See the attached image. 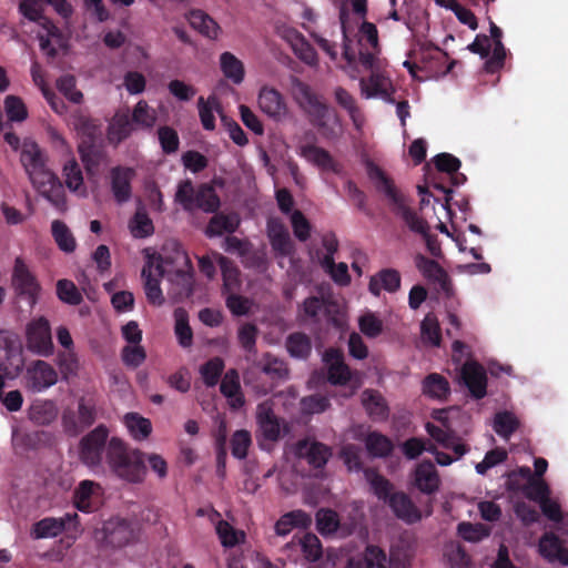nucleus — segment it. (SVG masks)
<instances>
[{
	"mask_svg": "<svg viewBox=\"0 0 568 568\" xmlns=\"http://www.w3.org/2000/svg\"><path fill=\"white\" fill-rule=\"evenodd\" d=\"M365 168L368 179L374 183L375 189L383 193L393 206V212L400 216L410 231L420 235H427L429 225L427 221L419 217L407 204L404 194H402L394 184V181L372 160L365 161Z\"/></svg>",
	"mask_w": 568,
	"mask_h": 568,
	"instance_id": "f257e3e1",
	"label": "nucleus"
},
{
	"mask_svg": "<svg viewBox=\"0 0 568 568\" xmlns=\"http://www.w3.org/2000/svg\"><path fill=\"white\" fill-rule=\"evenodd\" d=\"M106 465L112 474L131 484H140L146 475L145 454L128 446L120 437H111Z\"/></svg>",
	"mask_w": 568,
	"mask_h": 568,
	"instance_id": "f03ea898",
	"label": "nucleus"
},
{
	"mask_svg": "<svg viewBox=\"0 0 568 568\" xmlns=\"http://www.w3.org/2000/svg\"><path fill=\"white\" fill-rule=\"evenodd\" d=\"M159 276H164L176 286L175 295L187 298L193 294L194 273L187 253L179 245H174L173 255H164L155 266Z\"/></svg>",
	"mask_w": 568,
	"mask_h": 568,
	"instance_id": "7ed1b4c3",
	"label": "nucleus"
},
{
	"mask_svg": "<svg viewBox=\"0 0 568 568\" xmlns=\"http://www.w3.org/2000/svg\"><path fill=\"white\" fill-rule=\"evenodd\" d=\"M294 93L296 102L308 115L310 122L318 129L325 128L333 110L323 98L314 92L307 83L298 79L294 83Z\"/></svg>",
	"mask_w": 568,
	"mask_h": 568,
	"instance_id": "20e7f679",
	"label": "nucleus"
},
{
	"mask_svg": "<svg viewBox=\"0 0 568 568\" xmlns=\"http://www.w3.org/2000/svg\"><path fill=\"white\" fill-rule=\"evenodd\" d=\"M447 53L438 47L425 48L420 51L417 61L406 60L403 65L413 77H416L417 71H423L427 78H437L444 77L453 70L456 61L447 63Z\"/></svg>",
	"mask_w": 568,
	"mask_h": 568,
	"instance_id": "39448f33",
	"label": "nucleus"
},
{
	"mask_svg": "<svg viewBox=\"0 0 568 568\" xmlns=\"http://www.w3.org/2000/svg\"><path fill=\"white\" fill-rule=\"evenodd\" d=\"M109 434V428L104 424H100L81 438L79 443V458L82 464L91 469L102 466L103 454L106 455L110 440Z\"/></svg>",
	"mask_w": 568,
	"mask_h": 568,
	"instance_id": "423d86ee",
	"label": "nucleus"
},
{
	"mask_svg": "<svg viewBox=\"0 0 568 568\" xmlns=\"http://www.w3.org/2000/svg\"><path fill=\"white\" fill-rule=\"evenodd\" d=\"M32 186L59 211H65L67 199L63 185L55 173L45 165L28 175Z\"/></svg>",
	"mask_w": 568,
	"mask_h": 568,
	"instance_id": "0eeeda50",
	"label": "nucleus"
},
{
	"mask_svg": "<svg viewBox=\"0 0 568 568\" xmlns=\"http://www.w3.org/2000/svg\"><path fill=\"white\" fill-rule=\"evenodd\" d=\"M28 349L39 356L49 357L54 353L51 325L47 317L32 318L26 326Z\"/></svg>",
	"mask_w": 568,
	"mask_h": 568,
	"instance_id": "6e6552de",
	"label": "nucleus"
},
{
	"mask_svg": "<svg viewBox=\"0 0 568 568\" xmlns=\"http://www.w3.org/2000/svg\"><path fill=\"white\" fill-rule=\"evenodd\" d=\"M12 287L16 296L26 301L30 310L37 305L41 286L36 275L29 270L28 265L21 257H17L14 261Z\"/></svg>",
	"mask_w": 568,
	"mask_h": 568,
	"instance_id": "1a4fd4ad",
	"label": "nucleus"
},
{
	"mask_svg": "<svg viewBox=\"0 0 568 568\" xmlns=\"http://www.w3.org/2000/svg\"><path fill=\"white\" fill-rule=\"evenodd\" d=\"M24 366L23 349L19 337L10 332H0V371L16 376Z\"/></svg>",
	"mask_w": 568,
	"mask_h": 568,
	"instance_id": "9d476101",
	"label": "nucleus"
},
{
	"mask_svg": "<svg viewBox=\"0 0 568 568\" xmlns=\"http://www.w3.org/2000/svg\"><path fill=\"white\" fill-rule=\"evenodd\" d=\"M24 379L28 389L40 393L57 384L58 372L45 361L37 359L27 367Z\"/></svg>",
	"mask_w": 568,
	"mask_h": 568,
	"instance_id": "9b49d317",
	"label": "nucleus"
},
{
	"mask_svg": "<svg viewBox=\"0 0 568 568\" xmlns=\"http://www.w3.org/2000/svg\"><path fill=\"white\" fill-rule=\"evenodd\" d=\"M460 377L473 398L481 399L487 395V374L481 364L475 361L465 362Z\"/></svg>",
	"mask_w": 568,
	"mask_h": 568,
	"instance_id": "f8f14e48",
	"label": "nucleus"
},
{
	"mask_svg": "<svg viewBox=\"0 0 568 568\" xmlns=\"http://www.w3.org/2000/svg\"><path fill=\"white\" fill-rule=\"evenodd\" d=\"M38 23L44 33H38V39L40 43V49L45 52V54L54 59L58 55V49L52 45V42L57 44V47L61 50L68 49V39L64 37L63 32L52 22L51 19H42V20H32Z\"/></svg>",
	"mask_w": 568,
	"mask_h": 568,
	"instance_id": "ddd939ff",
	"label": "nucleus"
},
{
	"mask_svg": "<svg viewBox=\"0 0 568 568\" xmlns=\"http://www.w3.org/2000/svg\"><path fill=\"white\" fill-rule=\"evenodd\" d=\"M105 541L113 547H124L136 538L133 524L123 518H111L103 525Z\"/></svg>",
	"mask_w": 568,
	"mask_h": 568,
	"instance_id": "4468645a",
	"label": "nucleus"
},
{
	"mask_svg": "<svg viewBox=\"0 0 568 568\" xmlns=\"http://www.w3.org/2000/svg\"><path fill=\"white\" fill-rule=\"evenodd\" d=\"M102 503V488L92 480H82L73 491V504L82 513L95 511Z\"/></svg>",
	"mask_w": 568,
	"mask_h": 568,
	"instance_id": "2eb2a0df",
	"label": "nucleus"
},
{
	"mask_svg": "<svg viewBox=\"0 0 568 568\" xmlns=\"http://www.w3.org/2000/svg\"><path fill=\"white\" fill-rule=\"evenodd\" d=\"M135 171L132 168L116 165L110 170L111 192L119 204L126 203L132 197V180Z\"/></svg>",
	"mask_w": 568,
	"mask_h": 568,
	"instance_id": "dca6fc26",
	"label": "nucleus"
},
{
	"mask_svg": "<svg viewBox=\"0 0 568 568\" xmlns=\"http://www.w3.org/2000/svg\"><path fill=\"white\" fill-rule=\"evenodd\" d=\"M256 424L263 439L267 442H277L281 437V424L278 417L273 410V404L270 400L262 402L256 407Z\"/></svg>",
	"mask_w": 568,
	"mask_h": 568,
	"instance_id": "f3484780",
	"label": "nucleus"
},
{
	"mask_svg": "<svg viewBox=\"0 0 568 568\" xmlns=\"http://www.w3.org/2000/svg\"><path fill=\"white\" fill-rule=\"evenodd\" d=\"M43 3L52 6L62 18L67 19L72 14V7L67 0H21L19 11L30 21L49 19L43 14Z\"/></svg>",
	"mask_w": 568,
	"mask_h": 568,
	"instance_id": "a211bd4d",
	"label": "nucleus"
},
{
	"mask_svg": "<svg viewBox=\"0 0 568 568\" xmlns=\"http://www.w3.org/2000/svg\"><path fill=\"white\" fill-rule=\"evenodd\" d=\"M257 103L261 111L274 121H281L287 114L285 100L274 88L263 87L260 90Z\"/></svg>",
	"mask_w": 568,
	"mask_h": 568,
	"instance_id": "6ab92c4d",
	"label": "nucleus"
},
{
	"mask_svg": "<svg viewBox=\"0 0 568 568\" xmlns=\"http://www.w3.org/2000/svg\"><path fill=\"white\" fill-rule=\"evenodd\" d=\"M538 551L548 562H559L568 566V548L552 531H546L541 535L538 541Z\"/></svg>",
	"mask_w": 568,
	"mask_h": 568,
	"instance_id": "aec40b11",
	"label": "nucleus"
},
{
	"mask_svg": "<svg viewBox=\"0 0 568 568\" xmlns=\"http://www.w3.org/2000/svg\"><path fill=\"white\" fill-rule=\"evenodd\" d=\"M78 151L84 164L87 174L95 178L100 174L101 166L109 161L106 151L95 143L80 142Z\"/></svg>",
	"mask_w": 568,
	"mask_h": 568,
	"instance_id": "412c9836",
	"label": "nucleus"
},
{
	"mask_svg": "<svg viewBox=\"0 0 568 568\" xmlns=\"http://www.w3.org/2000/svg\"><path fill=\"white\" fill-rule=\"evenodd\" d=\"M324 362L328 365L327 378L333 385H346L352 372L344 362V354L336 348H328L324 354Z\"/></svg>",
	"mask_w": 568,
	"mask_h": 568,
	"instance_id": "4be33fe9",
	"label": "nucleus"
},
{
	"mask_svg": "<svg viewBox=\"0 0 568 568\" xmlns=\"http://www.w3.org/2000/svg\"><path fill=\"white\" fill-rule=\"evenodd\" d=\"M267 236L277 255L286 257L293 253L294 244L287 227L281 221L273 219L267 222Z\"/></svg>",
	"mask_w": 568,
	"mask_h": 568,
	"instance_id": "5701e85b",
	"label": "nucleus"
},
{
	"mask_svg": "<svg viewBox=\"0 0 568 568\" xmlns=\"http://www.w3.org/2000/svg\"><path fill=\"white\" fill-rule=\"evenodd\" d=\"M393 514L406 524H415L422 519V513L404 491H395L387 503Z\"/></svg>",
	"mask_w": 568,
	"mask_h": 568,
	"instance_id": "b1692460",
	"label": "nucleus"
},
{
	"mask_svg": "<svg viewBox=\"0 0 568 568\" xmlns=\"http://www.w3.org/2000/svg\"><path fill=\"white\" fill-rule=\"evenodd\" d=\"M48 160L47 153L36 141H23L21 145L20 163L27 175L48 165Z\"/></svg>",
	"mask_w": 568,
	"mask_h": 568,
	"instance_id": "393cba45",
	"label": "nucleus"
},
{
	"mask_svg": "<svg viewBox=\"0 0 568 568\" xmlns=\"http://www.w3.org/2000/svg\"><path fill=\"white\" fill-rule=\"evenodd\" d=\"M359 85L362 93L367 98L379 97L387 102H393L392 83L390 81L378 72H372L368 79H361Z\"/></svg>",
	"mask_w": 568,
	"mask_h": 568,
	"instance_id": "a878e982",
	"label": "nucleus"
},
{
	"mask_svg": "<svg viewBox=\"0 0 568 568\" xmlns=\"http://www.w3.org/2000/svg\"><path fill=\"white\" fill-rule=\"evenodd\" d=\"M415 486L424 494L430 495L439 488V476L430 460H423L415 469Z\"/></svg>",
	"mask_w": 568,
	"mask_h": 568,
	"instance_id": "bb28decb",
	"label": "nucleus"
},
{
	"mask_svg": "<svg viewBox=\"0 0 568 568\" xmlns=\"http://www.w3.org/2000/svg\"><path fill=\"white\" fill-rule=\"evenodd\" d=\"M301 155L323 171L336 174L341 172V165L334 160L329 152L323 148L314 144L302 145Z\"/></svg>",
	"mask_w": 568,
	"mask_h": 568,
	"instance_id": "cd10ccee",
	"label": "nucleus"
},
{
	"mask_svg": "<svg viewBox=\"0 0 568 568\" xmlns=\"http://www.w3.org/2000/svg\"><path fill=\"white\" fill-rule=\"evenodd\" d=\"M400 274L395 268H383L371 277L368 290L374 296H379L381 291L395 293L400 288Z\"/></svg>",
	"mask_w": 568,
	"mask_h": 568,
	"instance_id": "c85d7f7f",
	"label": "nucleus"
},
{
	"mask_svg": "<svg viewBox=\"0 0 568 568\" xmlns=\"http://www.w3.org/2000/svg\"><path fill=\"white\" fill-rule=\"evenodd\" d=\"M297 454L315 468H323L332 455L326 445L318 442L307 443L306 440L298 443Z\"/></svg>",
	"mask_w": 568,
	"mask_h": 568,
	"instance_id": "c756f323",
	"label": "nucleus"
},
{
	"mask_svg": "<svg viewBox=\"0 0 568 568\" xmlns=\"http://www.w3.org/2000/svg\"><path fill=\"white\" fill-rule=\"evenodd\" d=\"M415 265L426 278L437 282L442 290L448 291L450 284L448 274L438 262L423 254H417L415 256Z\"/></svg>",
	"mask_w": 568,
	"mask_h": 568,
	"instance_id": "7c9ffc66",
	"label": "nucleus"
},
{
	"mask_svg": "<svg viewBox=\"0 0 568 568\" xmlns=\"http://www.w3.org/2000/svg\"><path fill=\"white\" fill-rule=\"evenodd\" d=\"M287 40L293 52L301 61L312 67L318 63L316 50L302 33L296 30H291L287 33Z\"/></svg>",
	"mask_w": 568,
	"mask_h": 568,
	"instance_id": "2f4dec72",
	"label": "nucleus"
},
{
	"mask_svg": "<svg viewBox=\"0 0 568 568\" xmlns=\"http://www.w3.org/2000/svg\"><path fill=\"white\" fill-rule=\"evenodd\" d=\"M312 524L311 516L304 510H292L280 517L274 529L278 536H287L293 528H307Z\"/></svg>",
	"mask_w": 568,
	"mask_h": 568,
	"instance_id": "473e14b6",
	"label": "nucleus"
},
{
	"mask_svg": "<svg viewBox=\"0 0 568 568\" xmlns=\"http://www.w3.org/2000/svg\"><path fill=\"white\" fill-rule=\"evenodd\" d=\"M144 280V291L146 300L150 304L161 306L164 303V296L160 286V280L163 276H159V273L154 270L151 264L143 267L141 273Z\"/></svg>",
	"mask_w": 568,
	"mask_h": 568,
	"instance_id": "72a5a7b5",
	"label": "nucleus"
},
{
	"mask_svg": "<svg viewBox=\"0 0 568 568\" xmlns=\"http://www.w3.org/2000/svg\"><path fill=\"white\" fill-rule=\"evenodd\" d=\"M133 131V123L128 112L116 113L108 128V140L118 145L128 139Z\"/></svg>",
	"mask_w": 568,
	"mask_h": 568,
	"instance_id": "f704fd0d",
	"label": "nucleus"
},
{
	"mask_svg": "<svg viewBox=\"0 0 568 568\" xmlns=\"http://www.w3.org/2000/svg\"><path fill=\"white\" fill-rule=\"evenodd\" d=\"M67 520H71L69 514L64 518L45 517L33 525L31 534L37 539L57 537L65 529Z\"/></svg>",
	"mask_w": 568,
	"mask_h": 568,
	"instance_id": "c9c22d12",
	"label": "nucleus"
},
{
	"mask_svg": "<svg viewBox=\"0 0 568 568\" xmlns=\"http://www.w3.org/2000/svg\"><path fill=\"white\" fill-rule=\"evenodd\" d=\"M364 474L373 494L378 498V500L387 504L390 497L395 494L394 485L385 476L381 475L373 468L365 469Z\"/></svg>",
	"mask_w": 568,
	"mask_h": 568,
	"instance_id": "e433bc0d",
	"label": "nucleus"
},
{
	"mask_svg": "<svg viewBox=\"0 0 568 568\" xmlns=\"http://www.w3.org/2000/svg\"><path fill=\"white\" fill-rule=\"evenodd\" d=\"M190 26L209 39H216L220 33V26L207 13L202 10H192L187 17Z\"/></svg>",
	"mask_w": 568,
	"mask_h": 568,
	"instance_id": "4c0bfd02",
	"label": "nucleus"
},
{
	"mask_svg": "<svg viewBox=\"0 0 568 568\" xmlns=\"http://www.w3.org/2000/svg\"><path fill=\"white\" fill-rule=\"evenodd\" d=\"M254 365L272 379H283L288 376L286 363L271 353H265L261 359L254 363Z\"/></svg>",
	"mask_w": 568,
	"mask_h": 568,
	"instance_id": "58836bf2",
	"label": "nucleus"
},
{
	"mask_svg": "<svg viewBox=\"0 0 568 568\" xmlns=\"http://www.w3.org/2000/svg\"><path fill=\"white\" fill-rule=\"evenodd\" d=\"M362 404L367 414L373 418L384 419L388 415L385 398L378 390L365 389L362 394Z\"/></svg>",
	"mask_w": 568,
	"mask_h": 568,
	"instance_id": "ea45409f",
	"label": "nucleus"
},
{
	"mask_svg": "<svg viewBox=\"0 0 568 568\" xmlns=\"http://www.w3.org/2000/svg\"><path fill=\"white\" fill-rule=\"evenodd\" d=\"M220 197L213 186L203 183L196 189L194 210L199 209L206 213H215L220 209Z\"/></svg>",
	"mask_w": 568,
	"mask_h": 568,
	"instance_id": "a19ab883",
	"label": "nucleus"
},
{
	"mask_svg": "<svg viewBox=\"0 0 568 568\" xmlns=\"http://www.w3.org/2000/svg\"><path fill=\"white\" fill-rule=\"evenodd\" d=\"M365 446L372 457L384 458L392 454L394 444L386 435L371 432L365 438Z\"/></svg>",
	"mask_w": 568,
	"mask_h": 568,
	"instance_id": "79ce46f5",
	"label": "nucleus"
},
{
	"mask_svg": "<svg viewBox=\"0 0 568 568\" xmlns=\"http://www.w3.org/2000/svg\"><path fill=\"white\" fill-rule=\"evenodd\" d=\"M423 393L432 398L445 399L450 393L449 383L443 375L430 373L423 381Z\"/></svg>",
	"mask_w": 568,
	"mask_h": 568,
	"instance_id": "37998d69",
	"label": "nucleus"
},
{
	"mask_svg": "<svg viewBox=\"0 0 568 568\" xmlns=\"http://www.w3.org/2000/svg\"><path fill=\"white\" fill-rule=\"evenodd\" d=\"M220 64L225 78L231 80L234 84H241L243 82L245 75L244 64L233 53H222Z\"/></svg>",
	"mask_w": 568,
	"mask_h": 568,
	"instance_id": "c03bdc74",
	"label": "nucleus"
},
{
	"mask_svg": "<svg viewBox=\"0 0 568 568\" xmlns=\"http://www.w3.org/2000/svg\"><path fill=\"white\" fill-rule=\"evenodd\" d=\"M197 108L202 126L207 131H213L215 129V116L213 111L220 114L222 110L219 99L215 95H210L205 101L203 97H200L197 100Z\"/></svg>",
	"mask_w": 568,
	"mask_h": 568,
	"instance_id": "a18cd8bd",
	"label": "nucleus"
},
{
	"mask_svg": "<svg viewBox=\"0 0 568 568\" xmlns=\"http://www.w3.org/2000/svg\"><path fill=\"white\" fill-rule=\"evenodd\" d=\"M288 354L298 359H306L312 352L311 338L302 332H295L286 337L285 343Z\"/></svg>",
	"mask_w": 568,
	"mask_h": 568,
	"instance_id": "49530a36",
	"label": "nucleus"
},
{
	"mask_svg": "<svg viewBox=\"0 0 568 568\" xmlns=\"http://www.w3.org/2000/svg\"><path fill=\"white\" fill-rule=\"evenodd\" d=\"M219 264L223 278V293L239 291L242 284L239 268L225 256H220Z\"/></svg>",
	"mask_w": 568,
	"mask_h": 568,
	"instance_id": "de8ad7c7",
	"label": "nucleus"
},
{
	"mask_svg": "<svg viewBox=\"0 0 568 568\" xmlns=\"http://www.w3.org/2000/svg\"><path fill=\"white\" fill-rule=\"evenodd\" d=\"M51 232L58 247L61 251L65 253L74 252L77 247V242L64 222L60 220H54L51 224Z\"/></svg>",
	"mask_w": 568,
	"mask_h": 568,
	"instance_id": "09e8293b",
	"label": "nucleus"
},
{
	"mask_svg": "<svg viewBox=\"0 0 568 568\" xmlns=\"http://www.w3.org/2000/svg\"><path fill=\"white\" fill-rule=\"evenodd\" d=\"M174 320H175V335L178 337L179 344L182 347H190L193 342V332L191 326L189 325V314L182 308L178 307L174 311Z\"/></svg>",
	"mask_w": 568,
	"mask_h": 568,
	"instance_id": "8fccbe9b",
	"label": "nucleus"
},
{
	"mask_svg": "<svg viewBox=\"0 0 568 568\" xmlns=\"http://www.w3.org/2000/svg\"><path fill=\"white\" fill-rule=\"evenodd\" d=\"M124 423L134 439L143 440L152 432L150 419L140 416L138 413H128L124 416Z\"/></svg>",
	"mask_w": 568,
	"mask_h": 568,
	"instance_id": "3c124183",
	"label": "nucleus"
},
{
	"mask_svg": "<svg viewBox=\"0 0 568 568\" xmlns=\"http://www.w3.org/2000/svg\"><path fill=\"white\" fill-rule=\"evenodd\" d=\"M239 225L235 215L215 214L209 222L206 234L209 236H220L223 233H233Z\"/></svg>",
	"mask_w": 568,
	"mask_h": 568,
	"instance_id": "603ef678",
	"label": "nucleus"
},
{
	"mask_svg": "<svg viewBox=\"0 0 568 568\" xmlns=\"http://www.w3.org/2000/svg\"><path fill=\"white\" fill-rule=\"evenodd\" d=\"M130 118L133 125L135 124L141 129H151L156 121L155 111L151 109L144 100H141L135 104L132 111V116Z\"/></svg>",
	"mask_w": 568,
	"mask_h": 568,
	"instance_id": "864d4df0",
	"label": "nucleus"
},
{
	"mask_svg": "<svg viewBox=\"0 0 568 568\" xmlns=\"http://www.w3.org/2000/svg\"><path fill=\"white\" fill-rule=\"evenodd\" d=\"M258 335V329L256 325L252 323L243 324L237 332V339L241 347L245 351L247 358L250 356H255L257 353L256 349V339Z\"/></svg>",
	"mask_w": 568,
	"mask_h": 568,
	"instance_id": "5fc2aeb1",
	"label": "nucleus"
},
{
	"mask_svg": "<svg viewBox=\"0 0 568 568\" xmlns=\"http://www.w3.org/2000/svg\"><path fill=\"white\" fill-rule=\"evenodd\" d=\"M62 171L65 185L70 191H84L82 170L74 158L64 163Z\"/></svg>",
	"mask_w": 568,
	"mask_h": 568,
	"instance_id": "6e6d98bb",
	"label": "nucleus"
},
{
	"mask_svg": "<svg viewBox=\"0 0 568 568\" xmlns=\"http://www.w3.org/2000/svg\"><path fill=\"white\" fill-rule=\"evenodd\" d=\"M519 427V422L510 412H499L494 418V430L504 438H509Z\"/></svg>",
	"mask_w": 568,
	"mask_h": 568,
	"instance_id": "4d7b16f0",
	"label": "nucleus"
},
{
	"mask_svg": "<svg viewBox=\"0 0 568 568\" xmlns=\"http://www.w3.org/2000/svg\"><path fill=\"white\" fill-rule=\"evenodd\" d=\"M224 366V361L217 356L209 359L201 366L200 374L207 387H213L217 384L223 374Z\"/></svg>",
	"mask_w": 568,
	"mask_h": 568,
	"instance_id": "13d9d810",
	"label": "nucleus"
},
{
	"mask_svg": "<svg viewBox=\"0 0 568 568\" xmlns=\"http://www.w3.org/2000/svg\"><path fill=\"white\" fill-rule=\"evenodd\" d=\"M57 295L60 301L69 305H79L83 297L75 284L70 280H59L57 282Z\"/></svg>",
	"mask_w": 568,
	"mask_h": 568,
	"instance_id": "bf43d9fd",
	"label": "nucleus"
},
{
	"mask_svg": "<svg viewBox=\"0 0 568 568\" xmlns=\"http://www.w3.org/2000/svg\"><path fill=\"white\" fill-rule=\"evenodd\" d=\"M74 126L82 136L81 142H97L100 135V128L93 119L87 115H79L74 120Z\"/></svg>",
	"mask_w": 568,
	"mask_h": 568,
	"instance_id": "052dcab7",
	"label": "nucleus"
},
{
	"mask_svg": "<svg viewBox=\"0 0 568 568\" xmlns=\"http://www.w3.org/2000/svg\"><path fill=\"white\" fill-rule=\"evenodd\" d=\"M334 97L336 103L348 113L353 122L356 124L361 114L356 99L343 87H337L334 90Z\"/></svg>",
	"mask_w": 568,
	"mask_h": 568,
	"instance_id": "680f3d73",
	"label": "nucleus"
},
{
	"mask_svg": "<svg viewBox=\"0 0 568 568\" xmlns=\"http://www.w3.org/2000/svg\"><path fill=\"white\" fill-rule=\"evenodd\" d=\"M521 491L532 501L540 504L550 495L549 486L544 479L530 478V480L523 486Z\"/></svg>",
	"mask_w": 568,
	"mask_h": 568,
	"instance_id": "e2e57ef3",
	"label": "nucleus"
},
{
	"mask_svg": "<svg viewBox=\"0 0 568 568\" xmlns=\"http://www.w3.org/2000/svg\"><path fill=\"white\" fill-rule=\"evenodd\" d=\"M130 227L133 236L140 239L148 237L154 232L153 222L144 211H136L130 222Z\"/></svg>",
	"mask_w": 568,
	"mask_h": 568,
	"instance_id": "0e129e2a",
	"label": "nucleus"
},
{
	"mask_svg": "<svg viewBox=\"0 0 568 568\" xmlns=\"http://www.w3.org/2000/svg\"><path fill=\"white\" fill-rule=\"evenodd\" d=\"M6 114L11 122H22L28 116L23 101L17 95H7L4 99Z\"/></svg>",
	"mask_w": 568,
	"mask_h": 568,
	"instance_id": "69168bd1",
	"label": "nucleus"
},
{
	"mask_svg": "<svg viewBox=\"0 0 568 568\" xmlns=\"http://www.w3.org/2000/svg\"><path fill=\"white\" fill-rule=\"evenodd\" d=\"M316 526L322 535L335 532L339 526L337 513L332 509H320L316 513Z\"/></svg>",
	"mask_w": 568,
	"mask_h": 568,
	"instance_id": "338daca9",
	"label": "nucleus"
},
{
	"mask_svg": "<svg viewBox=\"0 0 568 568\" xmlns=\"http://www.w3.org/2000/svg\"><path fill=\"white\" fill-rule=\"evenodd\" d=\"M78 419L82 429L92 426L97 419V406L93 399L81 397L78 402Z\"/></svg>",
	"mask_w": 568,
	"mask_h": 568,
	"instance_id": "774afa93",
	"label": "nucleus"
}]
</instances>
